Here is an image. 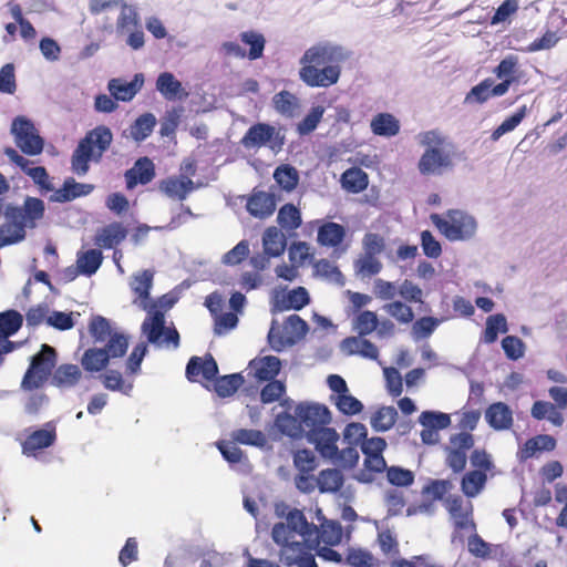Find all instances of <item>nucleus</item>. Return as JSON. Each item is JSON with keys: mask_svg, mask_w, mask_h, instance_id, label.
Masks as SVG:
<instances>
[{"mask_svg": "<svg viewBox=\"0 0 567 567\" xmlns=\"http://www.w3.org/2000/svg\"><path fill=\"white\" fill-rule=\"evenodd\" d=\"M198 367L202 368V377L207 381L213 380L218 372L217 363L213 357L209 355L204 359L199 358V357H193L188 361L187 367H186V375H187L188 380L195 381L197 379V377H198L197 368Z\"/></svg>", "mask_w": 567, "mask_h": 567, "instance_id": "a878e982", "label": "nucleus"}, {"mask_svg": "<svg viewBox=\"0 0 567 567\" xmlns=\"http://www.w3.org/2000/svg\"><path fill=\"white\" fill-rule=\"evenodd\" d=\"M159 189L169 198L183 200L194 189V182L186 177H168L161 182Z\"/></svg>", "mask_w": 567, "mask_h": 567, "instance_id": "4be33fe9", "label": "nucleus"}, {"mask_svg": "<svg viewBox=\"0 0 567 567\" xmlns=\"http://www.w3.org/2000/svg\"><path fill=\"white\" fill-rule=\"evenodd\" d=\"M493 85L492 79H485L477 85L473 86L466 94L464 102L466 104H481L492 97L491 86Z\"/></svg>", "mask_w": 567, "mask_h": 567, "instance_id": "e2e57ef3", "label": "nucleus"}, {"mask_svg": "<svg viewBox=\"0 0 567 567\" xmlns=\"http://www.w3.org/2000/svg\"><path fill=\"white\" fill-rule=\"evenodd\" d=\"M11 134L22 153L35 156L42 153L44 141L34 124L25 116H17L11 124Z\"/></svg>", "mask_w": 567, "mask_h": 567, "instance_id": "1a4fd4ad", "label": "nucleus"}, {"mask_svg": "<svg viewBox=\"0 0 567 567\" xmlns=\"http://www.w3.org/2000/svg\"><path fill=\"white\" fill-rule=\"evenodd\" d=\"M446 508L451 516L455 519V524L460 528H465L468 524V511L471 508V504H468V508H464L463 501L458 496L449 497L446 499Z\"/></svg>", "mask_w": 567, "mask_h": 567, "instance_id": "13d9d810", "label": "nucleus"}, {"mask_svg": "<svg viewBox=\"0 0 567 567\" xmlns=\"http://www.w3.org/2000/svg\"><path fill=\"white\" fill-rule=\"evenodd\" d=\"M343 188L352 193H359L368 186V175L361 168H349L341 176Z\"/></svg>", "mask_w": 567, "mask_h": 567, "instance_id": "c03bdc74", "label": "nucleus"}, {"mask_svg": "<svg viewBox=\"0 0 567 567\" xmlns=\"http://www.w3.org/2000/svg\"><path fill=\"white\" fill-rule=\"evenodd\" d=\"M430 218L440 233L451 241L468 240L477 230L476 219L463 210L452 209L444 215L432 214Z\"/></svg>", "mask_w": 567, "mask_h": 567, "instance_id": "39448f33", "label": "nucleus"}, {"mask_svg": "<svg viewBox=\"0 0 567 567\" xmlns=\"http://www.w3.org/2000/svg\"><path fill=\"white\" fill-rule=\"evenodd\" d=\"M22 321V316L16 310H8L0 313V340L11 343V348L7 353H10L16 348L14 343L8 340V338L20 329Z\"/></svg>", "mask_w": 567, "mask_h": 567, "instance_id": "c756f323", "label": "nucleus"}, {"mask_svg": "<svg viewBox=\"0 0 567 567\" xmlns=\"http://www.w3.org/2000/svg\"><path fill=\"white\" fill-rule=\"evenodd\" d=\"M349 51L330 41L318 42L308 48L299 60L300 80L310 87H328L340 78V62L348 60Z\"/></svg>", "mask_w": 567, "mask_h": 567, "instance_id": "f03ea898", "label": "nucleus"}, {"mask_svg": "<svg viewBox=\"0 0 567 567\" xmlns=\"http://www.w3.org/2000/svg\"><path fill=\"white\" fill-rule=\"evenodd\" d=\"M486 481V473L482 471H470L462 478L461 489L466 497H476L484 489Z\"/></svg>", "mask_w": 567, "mask_h": 567, "instance_id": "72a5a7b5", "label": "nucleus"}, {"mask_svg": "<svg viewBox=\"0 0 567 567\" xmlns=\"http://www.w3.org/2000/svg\"><path fill=\"white\" fill-rule=\"evenodd\" d=\"M112 140V132L106 126H97L89 132L72 155L73 172L80 176L85 175L89 171V163L99 161Z\"/></svg>", "mask_w": 567, "mask_h": 567, "instance_id": "20e7f679", "label": "nucleus"}, {"mask_svg": "<svg viewBox=\"0 0 567 567\" xmlns=\"http://www.w3.org/2000/svg\"><path fill=\"white\" fill-rule=\"evenodd\" d=\"M103 255L97 249H90L78 254L76 266L79 272L85 276H92L101 267Z\"/></svg>", "mask_w": 567, "mask_h": 567, "instance_id": "e433bc0d", "label": "nucleus"}, {"mask_svg": "<svg viewBox=\"0 0 567 567\" xmlns=\"http://www.w3.org/2000/svg\"><path fill=\"white\" fill-rule=\"evenodd\" d=\"M82 377L80 368L75 364L60 365L52 378L53 384L62 388H71L75 385Z\"/></svg>", "mask_w": 567, "mask_h": 567, "instance_id": "a19ab883", "label": "nucleus"}, {"mask_svg": "<svg viewBox=\"0 0 567 567\" xmlns=\"http://www.w3.org/2000/svg\"><path fill=\"white\" fill-rule=\"evenodd\" d=\"M341 350L348 355L357 354L370 360H377L379 357L377 346L361 336L346 338L341 342Z\"/></svg>", "mask_w": 567, "mask_h": 567, "instance_id": "aec40b11", "label": "nucleus"}, {"mask_svg": "<svg viewBox=\"0 0 567 567\" xmlns=\"http://www.w3.org/2000/svg\"><path fill=\"white\" fill-rule=\"evenodd\" d=\"M257 379L268 381L274 379L280 371L281 362L277 357L267 355L251 362Z\"/></svg>", "mask_w": 567, "mask_h": 567, "instance_id": "c9c22d12", "label": "nucleus"}, {"mask_svg": "<svg viewBox=\"0 0 567 567\" xmlns=\"http://www.w3.org/2000/svg\"><path fill=\"white\" fill-rule=\"evenodd\" d=\"M144 81L143 73H136L131 82L115 78L109 81L107 90L115 101L130 102L142 90Z\"/></svg>", "mask_w": 567, "mask_h": 567, "instance_id": "2eb2a0df", "label": "nucleus"}, {"mask_svg": "<svg viewBox=\"0 0 567 567\" xmlns=\"http://www.w3.org/2000/svg\"><path fill=\"white\" fill-rule=\"evenodd\" d=\"M355 269L358 274L370 277L381 271L382 264L375 256L364 254L355 261Z\"/></svg>", "mask_w": 567, "mask_h": 567, "instance_id": "774afa93", "label": "nucleus"}, {"mask_svg": "<svg viewBox=\"0 0 567 567\" xmlns=\"http://www.w3.org/2000/svg\"><path fill=\"white\" fill-rule=\"evenodd\" d=\"M526 114L527 107L525 105L519 107L517 112H515L512 116L503 121V123L493 131L491 138L493 141H497L504 134L514 131L524 120Z\"/></svg>", "mask_w": 567, "mask_h": 567, "instance_id": "052dcab7", "label": "nucleus"}, {"mask_svg": "<svg viewBox=\"0 0 567 567\" xmlns=\"http://www.w3.org/2000/svg\"><path fill=\"white\" fill-rule=\"evenodd\" d=\"M307 323L297 315L289 316L282 326L272 321L268 332V342L272 350L280 352L296 344L307 333Z\"/></svg>", "mask_w": 567, "mask_h": 567, "instance_id": "0eeeda50", "label": "nucleus"}, {"mask_svg": "<svg viewBox=\"0 0 567 567\" xmlns=\"http://www.w3.org/2000/svg\"><path fill=\"white\" fill-rule=\"evenodd\" d=\"M231 439L235 443L264 447L267 443L266 435L259 430L238 429L233 431Z\"/></svg>", "mask_w": 567, "mask_h": 567, "instance_id": "49530a36", "label": "nucleus"}, {"mask_svg": "<svg viewBox=\"0 0 567 567\" xmlns=\"http://www.w3.org/2000/svg\"><path fill=\"white\" fill-rule=\"evenodd\" d=\"M346 236V229L342 225L328 221L318 227L317 241L323 247L339 246Z\"/></svg>", "mask_w": 567, "mask_h": 567, "instance_id": "cd10ccee", "label": "nucleus"}, {"mask_svg": "<svg viewBox=\"0 0 567 567\" xmlns=\"http://www.w3.org/2000/svg\"><path fill=\"white\" fill-rule=\"evenodd\" d=\"M485 420L496 431L508 430L513 424V412L503 402L493 403L485 412Z\"/></svg>", "mask_w": 567, "mask_h": 567, "instance_id": "412c9836", "label": "nucleus"}, {"mask_svg": "<svg viewBox=\"0 0 567 567\" xmlns=\"http://www.w3.org/2000/svg\"><path fill=\"white\" fill-rule=\"evenodd\" d=\"M556 446V440L548 434H540L533 439H529L524 446L519 450L518 456L520 460H527L537 452L540 451H553Z\"/></svg>", "mask_w": 567, "mask_h": 567, "instance_id": "2f4dec72", "label": "nucleus"}, {"mask_svg": "<svg viewBox=\"0 0 567 567\" xmlns=\"http://www.w3.org/2000/svg\"><path fill=\"white\" fill-rule=\"evenodd\" d=\"M326 109L322 105L312 106L309 113L297 125L299 135H308L313 132L323 117Z\"/></svg>", "mask_w": 567, "mask_h": 567, "instance_id": "6e6d98bb", "label": "nucleus"}, {"mask_svg": "<svg viewBox=\"0 0 567 567\" xmlns=\"http://www.w3.org/2000/svg\"><path fill=\"white\" fill-rule=\"evenodd\" d=\"M275 425L282 434L291 437L298 436L302 430L298 416H292L288 413L278 414Z\"/></svg>", "mask_w": 567, "mask_h": 567, "instance_id": "680f3d73", "label": "nucleus"}, {"mask_svg": "<svg viewBox=\"0 0 567 567\" xmlns=\"http://www.w3.org/2000/svg\"><path fill=\"white\" fill-rule=\"evenodd\" d=\"M128 347V340L124 334L113 333L107 338V343L104 350V353H107L109 360L112 358H120L125 354Z\"/></svg>", "mask_w": 567, "mask_h": 567, "instance_id": "0e129e2a", "label": "nucleus"}, {"mask_svg": "<svg viewBox=\"0 0 567 567\" xmlns=\"http://www.w3.org/2000/svg\"><path fill=\"white\" fill-rule=\"evenodd\" d=\"M121 11L116 20L117 33L125 34L128 31L140 28V18L135 7L125 1L120 4Z\"/></svg>", "mask_w": 567, "mask_h": 567, "instance_id": "4c0bfd02", "label": "nucleus"}, {"mask_svg": "<svg viewBox=\"0 0 567 567\" xmlns=\"http://www.w3.org/2000/svg\"><path fill=\"white\" fill-rule=\"evenodd\" d=\"M93 190V186L90 184L76 183L73 178H69L64 182L63 187L55 190L50 200L55 203H65L72 200L79 196H84Z\"/></svg>", "mask_w": 567, "mask_h": 567, "instance_id": "bb28decb", "label": "nucleus"}, {"mask_svg": "<svg viewBox=\"0 0 567 567\" xmlns=\"http://www.w3.org/2000/svg\"><path fill=\"white\" fill-rule=\"evenodd\" d=\"M217 446L227 462L233 465H237V471L243 473H248L250 471V466L246 457H244L241 450L235 443L223 441L219 442Z\"/></svg>", "mask_w": 567, "mask_h": 567, "instance_id": "f704fd0d", "label": "nucleus"}, {"mask_svg": "<svg viewBox=\"0 0 567 567\" xmlns=\"http://www.w3.org/2000/svg\"><path fill=\"white\" fill-rule=\"evenodd\" d=\"M154 272L152 270H143L133 276L130 284L132 290L137 295L138 299L134 302L143 310H148L157 303L150 300V290L153 285Z\"/></svg>", "mask_w": 567, "mask_h": 567, "instance_id": "dca6fc26", "label": "nucleus"}, {"mask_svg": "<svg viewBox=\"0 0 567 567\" xmlns=\"http://www.w3.org/2000/svg\"><path fill=\"white\" fill-rule=\"evenodd\" d=\"M246 207L251 216L264 219L274 214L276 204L270 194L258 192L249 197Z\"/></svg>", "mask_w": 567, "mask_h": 567, "instance_id": "b1692460", "label": "nucleus"}, {"mask_svg": "<svg viewBox=\"0 0 567 567\" xmlns=\"http://www.w3.org/2000/svg\"><path fill=\"white\" fill-rule=\"evenodd\" d=\"M156 90L167 101L184 100L188 96L182 82L171 72H163L157 76Z\"/></svg>", "mask_w": 567, "mask_h": 567, "instance_id": "6ab92c4d", "label": "nucleus"}, {"mask_svg": "<svg viewBox=\"0 0 567 567\" xmlns=\"http://www.w3.org/2000/svg\"><path fill=\"white\" fill-rule=\"evenodd\" d=\"M508 324L506 317L502 313H496L487 317L486 327L482 336V341L485 343H493L497 340L498 333H506Z\"/></svg>", "mask_w": 567, "mask_h": 567, "instance_id": "37998d69", "label": "nucleus"}, {"mask_svg": "<svg viewBox=\"0 0 567 567\" xmlns=\"http://www.w3.org/2000/svg\"><path fill=\"white\" fill-rule=\"evenodd\" d=\"M271 537L281 547L280 558L287 566L318 567L312 554L318 527L301 511L295 508L287 514V522L275 524Z\"/></svg>", "mask_w": 567, "mask_h": 567, "instance_id": "f257e3e1", "label": "nucleus"}, {"mask_svg": "<svg viewBox=\"0 0 567 567\" xmlns=\"http://www.w3.org/2000/svg\"><path fill=\"white\" fill-rule=\"evenodd\" d=\"M327 382L332 391L330 400L342 414L354 415L362 411L363 404L349 393V388L343 378L331 374Z\"/></svg>", "mask_w": 567, "mask_h": 567, "instance_id": "f8f14e48", "label": "nucleus"}, {"mask_svg": "<svg viewBox=\"0 0 567 567\" xmlns=\"http://www.w3.org/2000/svg\"><path fill=\"white\" fill-rule=\"evenodd\" d=\"M55 441V429L51 423L45 427L34 431L22 444L23 454L31 456L38 450H42L52 445Z\"/></svg>", "mask_w": 567, "mask_h": 567, "instance_id": "a211bd4d", "label": "nucleus"}, {"mask_svg": "<svg viewBox=\"0 0 567 567\" xmlns=\"http://www.w3.org/2000/svg\"><path fill=\"white\" fill-rule=\"evenodd\" d=\"M518 71V58L516 55L505 56L499 64L494 69V74L499 80H511V82L517 81Z\"/></svg>", "mask_w": 567, "mask_h": 567, "instance_id": "bf43d9fd", "label": "nucleus"}, {"mask_svg": "<svg viewBox=\"0 0 567 567\" xmlns=\"http://www.w3.org/2000/svg\"><path fill=\"white\" fill-rule=\"evenodd\" d=\"M286 236L277 228L269 227L262 236V246L268 257H278L286 249Z\"/></svg>", "mask_w": 567, "mask_h": 567, "instance_id": "473e14b6", "label": "nucleus"}, {"mask_svg": "<svg viewBox=\"0 0 567 567\" xmlns=\"http://www.w3.org/2000/svg\"><path fill=\"white\" fill-rule=\"evenodd\" d=\"M295 413L300 421L301 429L305 427L309 431L322 427L331 420L328 408L318 403H300Z\"/></svg>", "mask_w": 567, "mask_h": 567, "instance_id": "ddd939ff", "label": "nucleus"}, {"mask_svg": "<svg viewBox=\"0 0 567 567\" xmlns=\"http://www.w3.org/2000/svg\"><path fill=\"white\" fill-rule=\"evenodd\" d=\"M313 268H315L316 276H318L329 282L336 284L338 286L344 285V278H343L341 271L338 269V267L333 262H331L327 259H321L318 262H316Z\"/></svg>", "mask_w": 567, "mask_h": 567, "instance_id": "8fccbe9b", "label": "nucleus"}, {"mask_svg": "<svg viewBox=\"0 0 567 567\" xmlns=\"http://www.w3.org/2000/svg\"><path fill=\"white\" fill-rule=\"evenodd\" d=\"M44 203L35 197H27L22 207L6 204L0 199V217L19 219L25 228H34L44 216Z\"/></svg>", "mask_w": 567, "mask_h": 567, "instance_id": "9d476101", "label": "nucleus"}, {"mask_svg": "<svg viewBox=\"0 0 567 567\" xmlns=\"http://www.w3.org/2000/svg\"><path fill=\"white\" fill-rule=\"evenodd\" d=\"M382 309L396 321L408 324L413 321L414 313L410 306L402 301L395 300L383 305Z\"/></svg>", "mask_w": 567, "mask_h": 567, "instance_id": "5fc2aeb1", "label": "nucleus"}, {"mask_svg": "<svg viewBox=\"0 0 567 567\" xmlns=\"http://www.w3.org/2000/svg\"><path fill=\"white\" fill-rule=\"evenodd\" d=\"M318 488L321 493H336L343 484V475L339 470H322L317 476Z\"/></svg>", "mask_w": 567, "mask_h": 567, "instance_id": "79ce46f5", "label": "nucleus"}, {"mask_svg": "<svg viewBox=\"0 0 567 567\" xmlns=\"http://www.w3.org/2000/svg\"><path fill=\"white\" fill-rule=\"evenodd\" d=\"M352 328L361 337L372 333L378 328V317L375 312L370 310L360 312L353 319Z\"/></svg>", "mask_w": 567, "mask_h": 567, "instance_id": "603ef678", "label": "nucleus"}, {"mask_svg": "<svg viewBox=\"0 0 567 567\" xmlns=\"http://www.w3.org/2000/svg\"><path fill=\"white\" fill-rule=\"evenodd\" d=\"M272 105L277 113L286 117H295L300 110L299 99L286 90L274 95Z\"/></svg>", "mask_w": 567, "mask_h": 567, "instance_id": "7c9ffc66", "label": "nucleus"}, {"mask_svg": "<svg viewBox=\"0 0 567 567\" xmlns=\"http://www.w3.org/2000/svg\"><path fill=\"white\" fill-rule=\"evenodd\" d=\"M240 143L247 150L269 147L271 151L278 152L284 145V136L275 126L257 123L248 128Z\"/></svg>", "mask_w": 567, "mask_h": 567, "instance_id": "9b49d317", "label": "nucleus"}, {"mask_svg": "<svg viewBox=\"0 0 567 567\" xmlns=\"http://www.w3.org/2000/svg\"><path fill=\"white\" fill-rule=\"evenodd\" d=\"M147 311V317L142 323V332L147 341L159 349H177L179 346L178 331L171 324H166L165 316L153 306Z\"/></svg>", "mask_w": 567, "mask_h": 567, "instance_id": "423d86ee", "label": "nucleus"}, {"mask_svg": "<svg viewBox=\"0 0 567 567\" xmlns=\"http://www.w3.org/2000/svg\"><path fill=\"white\" fill-rule=\"evenodd\" d=\"M107 353L102 348L87 349L81 360L84 370L89 372L102 371L109 363Z\"/></svg>", "mask_w": 567, "mask_h": 567, "instance_id": "a18cd8bd", "label": "nucleus"}, {"mask_svg": "<svg viewBox=\"0 0 567 567\" xmlns=\"http://www.w3.org/2000/svg\"><path fill=\"white\" fill-rule=\"evenodd\" d=\"M127 236L123 224L114 221L97 230L94 243L100 248L111 249L120 245Z\"/></svg>", "mask_w": 567, "mask_h": 567, "instance_id": "f3484780", "label": "nucleus"}, {"mask_svg": "<svg viewBox=\"0 0 567 567\" xmlns=\"http://www.w3.org/2000/svg\"><path fill=\"white\" fill-rule=\"evenodd\" d=\"M371 131L374 135L382 137H393L399 134L400 121L390 113H379L370 122Z\"/></svg>", "mask_w": 567, "mask_h": 567, "instance_id": "393cba45", "label": "nucleus"}, {"mask_svg": "<svg viewBox=\"0 0 567 567\" xmlns=\"http://www.w3.org/2000/svg\"><path fill=\"white\" fill-rule=\"evenodd\" d=\"M342 539V527L338 522L324 520L321 523L320 529L318 528L317 548L320 543L328 546H336Z\"/></svg>", "mask_w": 567, "mask_h": 567, "instance_id": "ea45409f", "label": "nucleus"}, {"mask_svg": "<svg viewBox=\"0 0 567 567\" xmlns=\"http://www.w3.org/2000/svg\"><path fill=\"white\" fill-rule=\"evenodd\" d=\"M277 184L285 190H292L298 183V173L293 167L280 166L274 173Z\"/></svg>", "mask_w": 567, "mask_h": 567, "instance_id": "69168bd1", "label": "nucleus"}, {"mask_svg": "<svg viewBox=\"0 0 567 567\" xmlns=\"http://www.w3.org/2000/svg\"><path fill=\"white\" fill-rule=\"evenodd\" d=\"M244 379L239 373L220 377L215 382V391L220 398L233 395L243 384Z\"/></svg>", "mask_w": 567, "mask_h": 567, "instance_id": "864d4df0", "label": "nucleus"}, {"mask_svg": "<svg viewBox=\"0 0 567 567\" xmlns=\"http://www.w3.org/2000/svg\"><path fill=\"white\" fill-rule=\"evenodd\" d=\"M277 221L284 229L295 230L301 225L300 210L292 204H286L279 209Z\"/></svg>", "mask_w": 567, "mask_h": 567, "instance_id": "09e8293b", "label": "nucleus"}, {"mask_svg": "<svg viewBox=\"0 0 567 567\" xmlns=\"http://www.w3.org/2000/svg\"><path fill=\"white\" fill-rule=\"evenodd\" d=\"M154 177V165L147 157L140 158L125 174L126 186L134 188L138 183L147 184Z\"/></svg>", "mask_w": 567, "mask_h": 567, "instance_id": "5701e85b", "label": "nucleus"}, {"mask_svg": "<svg viewBox=\"0 0 567 567\" xmlns=\"http://www.w3.org/2000/svg\"><path fill=\"white\" fill-rule=\"evenodd\" d=\"M338 440L339 434L330 427L322 426L308 432V441L315 445L322 457L328 460L337 454Z\"/></svg>", "mask_w": 567, "mask_h": 567, "instance_id": "4468645a", "label": "nucleus"}, {"mask_svg": "<svg viewBox=\"0 0 567 567\" xmlns=\"http://www.w3.org/2000/svg\"><path fill=\"white\" fill-rule=\"evenodd\" d=\"M0 226V248L19 244L25 239V227L19 219L6 218Z\"/></svg>", "mask_w": 567, "mask_h": 567, "instance_id": "c85d7f7f", "label": "nucleus"}, {"mask_svg": "<svg viewBox=\"0 0 567 567\" xmlns=\"http://www.w3.org/2000/svg\"><path fill=\"white\" fill-rule=\"evenodd\" d=\"M424 152L417 162V169L424 176H441L454 167L455 146L439 131H427L419 135Z\"/></svg>", "mask_w": 567, "mask_h": 567, "instance_id": "7ed1b4c3", "label": "nucleus"}, {"mask_svg": "<svg viewBox=\"0 0 567 567\" xmlns=\"http://www.w3.org/2000/svg\"><path fill=\"white\" fill-rule=\"evenodd\" d=\"M396 416L398 412L393 406H383L372 415L371 426L377 432H385L394 425Z\"/></svg>", "mask_w": 567, "mask_h": 567, "instance_id": "de8ad7c7", "label": "nucleus"}, {"mask_svg": "<svg viewBox=\"0 0 567 567\" xmlns=\"http://www.w3.org/2000/svg\"><path fill=\"white\" fill-rule=\"evenodd\" d=\"M240 40L250 47L247 54L249 60H257L262 56L266 40L264 35L256 31H245L240 33Z\"/></svg>", "mask_w": 567, "mask_h": 567, "instance_id": "3c124183", "label": "nucleus"}, {"mask_svg": "<svg viewBox=\"0 0 567 567\" xmlns=\"http://www.w3.org/2000/svg\"><path fill=\"white\" fill-rule=\"evenodd\" d=\"M103 384L107 390L118 391L125 395H130L133 389V383H125L121 373L117 371H110L104 374Z\"/></svg>", "mask_w": 567, "mask_h": 567, "instance_id": "338daca9", "label": "nucleus"}, {"mask_svg": "<svg viewBox=\"0 0 567 567\" xmlns=\"http://www.w3.org/2000/svg\"><path fill=\"white\" fill-rule=\"evenodd\" d=\"M156 123L157 121L154 114L144 113L131 125L130 136L135 142H142L152 134Z\"/></svg>", "mask_w": 567, "mask_h": 567, "instance_id": "58836bf2", "label": "nucleus"}, {"mask_svg": "<svg viewBox=\"0 0 567 567\" xmlns=\"http://www.w3.org/2000/svg\"><path fill=\"white\" fill-rule=\"evenodd\" d=\"M419 423L423 427H433L434 430H444L450 426L451 417L449 414L437 411H424L419 416Z\"/></svg>", "mask_w": 567, "mask_h": 567, "instance_id": "4d7b16f0", "label": "nucleus"}, {"mask_svg": "<svg viewBox=\"0 0 567 567\" xmlns=\"http://www.w3.org/2000/svg\"><path fill=\"white\" fill-rule=\"evenodd\" d=\"M55 359L54 349L48 344H43L41 352L32 357L31 364L22 379L21 386L24 390L40 388L51 374L55 365Z\"/></svg>", "mask_w": 567, "mask_h": 567, "instance_id": "6e6552de", "label": "nucleus"}]
</instances>
